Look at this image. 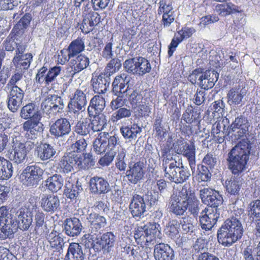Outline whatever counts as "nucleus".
Segmentation results:
<instances>
[{
	"mask_svg": "<svg viewBox=\"0 0 260 260\" xmlns=\"http://www.w3.org/2000/svg\"><path fill=\"white\" fill-rule=\"evenodd\" d=\"M111 83V78L104 73L98 76L93 77L91 80L93 90L98 94L105 93Z\"/></svg>",
	"mask_w": 260,
	"mask_h": 260,
	"instance_id": "obj_22",
	"label": "nucleus"
},
{
	"mask_svg": "<svg viewBox=\"0 0 260 260\" xmlns=\"http://www.w3.org/2000/svg\"><path fill=\"white\" fill-rule=\"evenodd\" d=\"M85 256L81 245L78 243H71L69 245L64 260H85Z\"/></svg>",
	"mask_w": 260,
	"mask_h": 260,
	"instance_id": "obj_29",
	"label": "nucleus"
},
{
	"mask_svg": "<svg viewBox=\"0 0 260 260\" xmlns=\"http://www.w3.org/2000/svg\"><path fill=\"white\" fill-rule=\"evenodd\" d=\"M41 107L44 114L49 117H52L63 112L64 104L61 96L49 94L42 100Z\"/></svg>",
	"mask_w": 260,
	"mask_h": 260,
	"instance_id": "obj_6",
	"label": "nucleus"
},
{
	"mask_svg": "<svg viewBox=\"0 0 260 260\" xmlns=\"http://www.w3.org/2000/svg\"><path fill=\"white\" fill-rule=\"evenodd\" d=\"M24 96V91L21 88H11L8 93L7 107L9 110L16 113L21 106Z\"/></svg>",
	"mask_w": 260,
	"mask_h": 260,
	"instance_id": "obj_12",
	"label": "nucleus"
},
{
	"mask_svg": "<svg viewBox=\"0 0 260 260\" xmlns=\"http://www.w3.org/2000/svg\"><path fill=\"white\" fill-rule=\"evenodd\" d=\"M89 64V58L84 55L80 54L70 61V66L74 72L73 75L86 69Z\"/></svg>",
	"mask_w": 260,
	"mask_h": 260,
	"instance_id": "obj_34",
	"label": "nucleus"
},
{
	"mask_svg": "<svg viewBox=\"0 0 260 260\" xmlns=\"http://www.w3.org/2000/svg\"><path fill=\"white\" fill-rule=\"evenodd\" d=\"M133 111L132 109L125 107H121L118 109L112 115L114 121H118L123 118H129L131 116Z\"/></svg>",
	"mask_w": 260,
	"mask_h": 260,
	"instance_id": "obj_58",
	"label": "nucleus"
},
{
	"mask_svg": "<svg viewBox=\"0 0 260 260\" xmlns=\"http://www.w3.org/2000/svg\"><path fill=\"white\" fill-rule=\"evenodd\" d=\"M87 146V143L85 139L83 138H80L77 139L76 142L73 143L71 146V148L73 150V153H81L84 151Z\"/></svg>",
	"mask_w": 260,
	"mask_h": 260,
	"instance_id": "obj_61",
	"label": "nucleus"
},
{
	"mask_svg": "<svg viewBox=\"0 0 260 260\" xmlns=\"http://www.w3.org/2000/svg\"><path fill=\"white\" fill-rule=\"evenodd\" d=\"M43 210L50 213H54L60 208V200L57 196L54 194H43L40 200Z\"/></svg>",
	"mask_w": 260,
	"mask_h": 260,
	"instance_id": "obj_19",
	"label": "nucleus"
},
{
	"mask_svg": "<svg viewBox=\"0 0 260 260\" xmlns=\"http://www.w3.org/2000/svg\"><path fill=\"white\" fill-rule=\"evenodd\" d=\"M200 109L198 107L193 108L192 106L187 107L185 112L182 115V118L187 123H191L199 118Z\"/></svg>",
	"mask_w": 260,
	"mask_h": 260,
	"instance_id": "obj_46",
	"label": "nucleus"
},
{
	"mask_svg": "<svg viewBox=\"0 0 260 260\" xmlns=\"http://www.w3.org/2000/svg\"><path fill=\"white\" fill-rule=\"evenodd\" d=\"M77 163V154L69 152L64 154L59 161V165L63 173H69L73 171L74 168L78 169Z\"/></svg>",
	"mask_w": 260,
	"mask_h": 260,
	"instance_id": "obj_24",
	"label": "nucleus"
},
{
	"mask_svg": "<svg viewBox=\"0 0 260 260\" xmlns=\"http://www.w3.org/2000/svg\"><path fill=\"white\" fill-rule=\"evenodd\" d=\"M249 213L253 218L260 220V200H256L249 205Z\"/></svg>",
	"mask_w": 260,
	"mask_h": 260,
	"instance_id": "obj_59",
	"label": "nucleus"
},
{
	"mask_svg": "<svg viewBox=\"0 0 260 260\" xmlns=\"http://www.w3.org/2000/svg\"><path fill=\"white\" fill-rule=\"evenodd\" d=\"M223 202V199L219 193L218 192L216 191L214 192V194L211 197L208 199V201H206L205 204L209 206L210 211L212 212L213 210L215 211V209H220L218 207L221 205Z\"/></svg>",
	"mask_w": 260,
	"mask_h": 260,
	"instance_id": "obj_52",
	"label": "nucleus"
},
{
	"mask_svg": "<svg viewBox=\"0 0 260 260\" xmlns=\"http://www.w3.org/2000/svg\"><path fill=\"white\" fill-rule=\"evenodd\" d=\"M225 125L223 121L215 122L212 125L211 134L215 138H217L218 142L221 143L224 141Z\"/></svg>",
	"mask_w": 260,
	"mask_h": 260,
	"instance_id": "obj_45",
	"label": "nucleus"
},
{
	"mask_svg": "<svg viewBox=\"0 0 260 260\" xmlns=\"http://www.w3.org/2000/svg\"><path fill=\"white\" fill-rule=\"evenodd\" d=\"M77 157L78 170H88L94 166L96 162L95 157L90 153L84 154L83 157L77 155Z\"/></svg>",
	"mask_w": 260,
	"mask_h": 260,
	"instance_id": "obj_40",
	"label": "nucleus"
},
{
	"mask_svg": "<svg viewBox=\"0 0 260 260\" xmlns=\"http://www.w3.org/2000/svg\"><path fill=\"white\" fill-rule=\"evenodd\" d=\"M38 113L35 104L32 103H28L23 106L20 112V117L25 120H30Z\"/></svg>",
	"mask_w": 260,
	"mask_h": 260,
	"instance_id": "obj_51",
	"label": "nucleus"
},
{
	"mask_svg": "<svg viewBox=\"0 0 260 260\" xmlns=\"http://www.w3.org/2000/svg\"><path fill=\"white\" fill-rule=\"evenodd\" d=\"M144 170L143 163L140 161L128 163V169L126 172V177L128 181L136 184L144 177Z\"/></svg>",
	"mask_w": 260,
	"mask_h": 260,
	"instance_id": "obj_16",
	"label": "nucleus"
},
{
	"mask_svg": "<svg viewBox=\"0 0 260 260\" xmlns=\"http://www.w3.org/2000/svg\"><path fill=\"white\" fill-rule=\"evenodd\" d=\"M119 145L118 139L115 136H110L108 133H100L93 142V151L101 154L107 151H113Z\"/></svg>",
	"mask_w": 260,
	"mask_h": 260,
	"instance_id": "obj_7",
	"label": "nucleus"
},
{
	"mask_svg": "<svg viewBox=\"0 0 260 260\" xmlns=\"http://www.w3.org/2000/svg\"><path fill=\"white\" fill-rule=\"evenodd\" d=\"M43 124L39 119H31L25 121L22 126L26 132L25 137L27 139L35 141L43 131Z\"/></svg>",
	"mask_w": 260,
	"mask_h": 260,
	"instance_id": "obj_14",
	"label": "nucleus"
},
{
	"mask_svg": "<svg viewBox=\"0 0 260 260\" xmlns=\"http://www.w3.org/2000/svg\"><path fill=\"white\" fill-rule=\"evenodd\" d=\"M12 163L4 157L0 156V179H8L13 175Z\"/></svg>",
	"mask_w": 260,
	"mask_h": 260,
	"instance_id": "obj_42",
	"label": "nucleus"
},
{
	"mask_svg": "<svg viewBox=\"0 0 260 260\" xmlns=\"http://www.w3.org/2000/svg\"><path fill=\"white\" fill-rule=\"evenodd\" d=\"M153 255L155 260H173L175 257L173 249L168 244L164 243L155 245Z\"/></svg>",
	"mask_w": 260,
	"mask_h": 260,
	"instance_id": "obj_23",
	"label": "nucleus"
},
{
	"mask_svg": "<svg viewBox=\"0 0 260 260\" xmlns=\"http://www.w3.org/2000/svg\"><path fill=\"white\" fill-rule=\"evenodd\" d=\"M115 156L116 168L120 171H124L129 163L127 162V159L126 157V150L123 148H121L118 150L117 154H115Z\"/></svg>",
	"mask_w": 260,
	"mask_h": 260,
	"instance_id": "obj_50",
	"label": "nucleus"
},
{
	"mask_svg": "<svg viewBox=\"0 0 260 260\" xmlns=\"http://www.w3.org/2000/svg\"><path fill=\"white\" fill-rule=\"evenodd\" d=\"M47 71L48 78H47V80L48 81V85L50 83L57 79L60 84H63L62 89L63 91H65L67 87V84L64 82L67 81L69 76L66 75L61 71V67L60 66H55L49 70L47 69Z\"/></svg>",
	"mask_w": 260,
	"mask_h": 260,
	"instance_id": "obj_26",
	"label": "nucleus"
},
{
	"mask_svg": "<svg viewBox=\"0 0 260 260\" xmlns=\"http://www.w3.org/2000/svg\"><path fill=\"white\" fill-rule=\"evenodd\" d=\"M120 131L123 137L130 142L137 139L138 135L142 132V128L138 124H134L131 127H122Z\"/></svg>",
	"mask_w": 260,
	"mask_h": 260,
	"instance_id": "obj_41",
	"label": "nucleus"
},
{
	"mask_svg": "<svg viewBox=\"0 0 260 260\" xmlns=\"http://www.w3.org/2000/svg\"><path fill=\"white\" fill-rule=\"evenodd\" d=\"M14 216L11 214H9V209L6 206H2L0 207V239H6L4 238V229L7 225L8 220L11 218H14Z\"/></svg>",
	"mask_w": 260,
	"mask_h": 260,
	"instance_id": "obj_43",
	"label": "nucleus"
},
{
	"mask_svg": "<svg viewBox=\"0 0 260 260\" xmlns=\"http://www.w3.org/2000/svg\"><path fill=\"white\" fill-rule=\"evenodd\" d=\"M121 67V60L118 58H112L107 64L104 73L109 77L119 71Z\"/></svg>",
	"mask_w": 260,
	"mask_h": 260,
	"instance_id": "obj_56",
	"label": "nucleus"
},
{
	"mask_svg": "<svg viewBox=\"0 0 260 260\" xmlns=\"http://www.w3.org/2000/svg\"><path fill=\"white\" fill-rule=\"evenodd\" d=\"M47 239L51 247L55 249L58 252L62 250L64 245L63 239L56 231H52L47 236Z\"/></svg>",
	"mask_w": 260,
	"mask_h": 260,
	"instance_id": "obj_44",
	"label": "nucleus"
},
{
	"mask_svg": "<svg viewBox=\"0 0 260 260\" xmlns=\"http://www.w3.org/2000/svg\"><path fill=\"white\" fill-rule=\"evenodd\" d=\"M249 126V124L247 119L241 115L238 116L230 125L228 135L231 132H235L237 129V133L239 139L246 133L248 130Z\"/></svg>",
	"mask_w": 260,
	"mask_h": 260,
	"instance_id": "obj_28",
	"label": "nucleus"
},
{
	"mask_svg": "<svg viewBox=\"0 0 260 260\" xmlns=\"http://www.w3.org/2000/svg\"><path fill=\"white\" fill-rule=\"evenodd\" d=\"M153 128L158 137L161 139L165 137L166 129L162 125V118L160 116L156 117L154 122Z\"/></svg>",
	"mask_w": 260,
	"mask_h": 260,
	"instance_id": "obj_63",
	"label": "nucleus"
},
{
	"mask_svg": "<svg viewBox=\"0 0 260 260\" xmlns=\"http://www.w3.org/2000/svg\"><path fill=\"white\" fill-rule=\"evenodd\" d=\"M71 131V126L69 120L65 118L57 119L50 127V134L55 138H63Z\"/></svg>",
	"mask_w": 260,
	"mask_h": 260,
	"instance_id": "obj_13",
	"label": "nucleus"
},
{
	"mask_svg": "<svg viewBox=\"0 0 260 260\" xmlns=\"http://www.w3.org/2000/svg\"><path fill=\"white\" fill-rule=\"evenodd\" d=\"M37 150L38 156L43 161L53 157L56 153L54 146L48 143L41 144Z\"/></svg>",
	"mask_w": 260,
	"mask_h": 260,
	"instance_id": "obj_38",
	"label": "nucleus"
},
{
	"mask_svg": "<svg viewBox=\"0 0 260 260\" xmlns=\"http://www.w3.org/2000/svg\"><path fill=\"white\" fill-rule=\"evenodd\" d=\"M32 58V55L30 53L15 55L13 59V62L16 67H22L23 69H27L30 66Z\"/></svg>",
	"mask_w": 260,
	"mask_h": 260,
	"instance_id": "obj_47",
	"label": "nucleus"
},
{
	"mask_svg": "<svg viewBox=\"0 0 260 260\" xmlns=\"http://www.w3.org/2000/svg\"><path fill=\"white\" fill-rule=\"evenodd\" d=\"M46 186L53 192H57L60 190L63 185V179L59 174H54L49 177L45 181Z\"/></svg>",
	"mask_w": 260,
	"mask_h": 260,
	"instance_id": "obj_36",
	"label": "nucleus"
},
{
	"mask_svg": "<svg viewBox=\"0 0 260 260\" xmlns=\"http://www.w3.org/2000/svg\"><path fill=\"white\" fill-rule=\"evenodd\" d=\"M218 77L219 74L215 70H206L204 72L203 78L199 83V86L205 90L210 89L214 86Z\"/></svg>",
	"mask_w": 260,
	"mask_h": 260,
	"instance_id": "obj_31",
	"label": "nucleus"
},
{
	"mask_svg": "<svg viewBox=\"0 0 260 260\" xmlns=\"http://www.w3.org/2000/svg\"><path fill=\"white\" fill-rule=\"evenodd\" d=\"M179 223L175 219L171 220L166 225L164 232L171 239L177 238L179 235L178 229Z\"/></svg>",
	"mask_w": 260,
	"mask_h": 260,
	"instance_id": "obj_53",
	"label": "nucleus"
},
{
	"mask_svg": "<svg viewBox=\"0 0 260 260\" xmlns=\"http://www.w3.org/2000/svg\"><path fill=\"white\" fill-rule=\"evenodd\" d=\"M89 190L93 194L101 195L108 193L111 188L107 180L103 177L94 176L89 180Z\"/></svg>",
	"mask_w": 260,
	"mask_h": 260,
	"instance_id": "obj_17",
	"label": "nucleus"
},
{
	"mask_svg": "<svg viewBox=\"0 0 260 260\" xmlns=\"http://www.w3.org/2000/svg\"><path fill=\"white\" fill-rule=\"evenodd\" d=\"M81 221L77 218H67L63 223V231L68 236H78L83 230Z\"/></svg>",
	"mask_w": 260,
	"mask_h": 260,
	"instance_id": "obj_18",
	"label": "nucleus"
},
{
	"mask_svg": "<svg viewBox=\"0 0 260 260\" xmlns=\"http://www.w3.org/2000/svg\"><path fill=\"white\" fill-rule=\"evenodd\" d=\"M87 93L86 89H77L75 90L68 104L70 112L78 115L85 110L87 104Z\"/></svg>",
	"mask_w": 260,
	"mask_h": 260,
	"instance_id": "obj_11",
	"label": "nucleus"
},
{
	"mask_svg": "<svg viewBox=\"0 0 260 260\" xmlns=\"http://www.w3.org/2000/svg\"><path fill=\"white\" fill-rule=\"evenodd\" d=\"M91 104L94 105V111L98 114H102L101 113L104 110L106 105L105 99L101 95H95L90 100Z\"/></svg>",
	"mask_w": 260,
	"mask_h": 260,
	"instance_id": "obj_57",
	"label": "nucleus"
},
{
	"mask_svg": "<svg viewBox=\"0 0 260 260\" xmlns=\"http://www.w3.org/2000/svg\"><path fill=\"white\" fill-rule=\"evenodd\" d=\"M187 186L184 185L179 194L173 193L170 199L169 208L170 211L176 215H183L186 211L185 203Z\"/></svg>",
	"mask_w": 260,
	"mask_h": 260,
	"instance_id": "obj_10",
	"label": "nucleus"
},
{
	"mask_svg": "<svg viewBox=\"0 0 260 260\" xmlns=\"http://www.w3.org/2000/svg\"><path fill=\"white\" fill-rule=\"evenodd\" d=\"M251 144L248 139H243L234 146L228 153L226 161L228 169L237 177H231L225 181L226 190L231 194L239 193L242 185V179L239 177L247 168L249 160Z\"/></svg>",
	"mask_w": 260,
	"mask_h": 260,
	"instance_id": "obj_1",
	"label": "nucleus"
},
{
	"mask_svg": "<svg viewBox=\"0 0 260 260\" xmlns=\"http://www.w3.org/2000/svg\"><path fill=\"white\" fill-rule=\"evenodd\" d=\"M100 240L98 246L101 247V250H102L104 253H109L114 246L115 236L112 232H107L103 234Z\"/></svg>",
	"mask_w": 260,
	"mask_h": 260,
	"instance_id": "obj_35",
	"label": "nucleus"
},
{
	"mask_svg": "<svg viewBox=\"0 0 260 260\" xmlns=\"http://www.w3.org/2000/svg\"><path fill=\"white\" fill-rule=\"evenodd\" d=\"M215 10L219 15L222 16L238 12L236 9V6L232 3L217 5L215 7Z\"/></svg>",
	"mask_w": 260,
	"mask_h": 260,
	"instance_id": "obj_55",
	"label": "nucleus"
},
{
	"mask_svg": "<svg viewBox=\"0 0 260 260\" xmlns=\"http://www.w3.org/2000/svg\"><path fill=\"white\" fill-rule=\"evenodd\" d=\"M91 130L92 127L90 123L87 120L79 121L74 127V132L83 136L89 134Z\"/></svg>",
	"mask_w": 260,
	"mask_h": 260,
	"instance_id": "obj_54",
	"label": "nucleus"
},
{
	"mask_svg": "<svg viewBox=\"0 0 260 260\" xmlns=\"http://www.w3.org/2000/svg\"><path fill=\"white\" fill-rule=\"evenodd\" d=\"M186 199L185 203V207L188 209L191 214L196 216L199 212L200 202L196 198L194 193L192 192L190 188H187Z\"/></svg>",
	"mask_w": 260,
	"mask_h": 260,
	"instance_id": "obj_32",
	"label": "nucleus"
},
{
	"mask_svg": "<svg viewBox=\"0 0 260 260\" xmlns=\"http://www.w3.org/2000/svg\"><path fill=\"white\" fill-rule=\"evenodd\" d=\"M47 78H48L47 68L46 67H43L39 70L37 74H36V82L39 84L44 83L46 86L48 85Z\"/></svg>",
	"mask_w": 260,
	"mask_h": 260,
	"instance_id": "obj_64",
	"label": "nucleus"
},
{
	"mask_svg": "<svg viewBox=\"0 0 260 260\" xmlns=\"http://www.w3.org/2000/svg\"><path fill=\"white\" fill-rule=\"evenodd\" d=\"M129 208L132 215L135 218H140L143 217L146 211L143 198L136 193L133 194Z\"/></svg>",
	"mask_w": 260,
	"mask_h": 260,
	"instance_id": "obj_20",
	"label": "nucleus"
},
{
	"mask_svg": "<svg viewBox=\"0 0 260 260\" xmlns=\"http://www.w3.org/2000/svg\"><path fill=\"white\" fill-rule=\"evenodd\" d=\"M123 67L127 72L139 76L149 73L151 70L148 60L142 57L126 59L123 63Z\"/></svg>",
	"mask_w": 260,
	"mask_h": 260,
	"instance_id": "obj_9",
	"label": "nucleus"
},
{
	"mask_svg": "<svg viewBox=\"0 0 260 260\" xmlns=\"http://www.w3.org/2000/svg\"><path fill=\"white\" fill-rule=\"evenodd\" d=\"M158 9V14H170L174 13L172 2L169 0H160Z\"/></svg>",
	"mask_w": 260,
	"mask_h": 260,
	"instance_id": "obj_60",
	"label": "nucleus"
},
{
	"mask_svg": "<svg viewBox=\"0 0 260 260\" xmlns=\"http://www.w3.org/2000/svg\"><path fill=\"white\" fill-rule=\"evenodd\" d=\"M99 233L92 234L91 232L85 234L83 237L82 241L85 246L87 248H92L95 251H101V247L98 246L100 243V238L98 237Z\"/></svg>",
	"mask_w": 260,
	"mask_h": 260,
	"instance_id": "obj_39",
	"label": "nucleus"
},
{
	"mask_svg": "<svg viewBox=\"0 0 260 260\" xmlns=\"http://www.w3.org/2000/svg\"><path fill=\"white\" fill-rule=\"evenodd\" d=\"M243 232V226L240 219L235 217L229 218L218 230V241L224 246H230L242 238Z\"/></svg>",
	"mask_w": 260,
	"mask_h": 260,
	"instance_id": "obj_3",
	"label": "nucleus"
},
{
	"mask_svg": "<svg viewBox=\"0 0 260 260\" xmlns=\"http://www.w3.org/2000/svg\"><path fill=\"white\" fill-rule=\"evenodd\" d=\"M64 194L67 198L71 200H76L78 197L80 192L82 190L81 185L78 182L76 184H66Z\"/></svg>",
	"mask_w": 260,
	"mask_h": 260,
	"instance_id": "obj_49",
	"label": "nucleus"
},
{
	"mask_svg": "<svg viewBox=\"0 0 260 260\" xmlns=\"http://www.w3.org/2000/svg\"><path fill=\"white\" fill-rule=\"evenodd\" d=\"M153 223H149L143 227H138L134 234V238L137 243L149 245L153 243L156 238H160V228L158 222L162 217V212L158 210L152 213Z\"/></svg>",
	"mask_w": 260,
	"mask_h": 260,
	"instance_id": "obj_4",
	"label": "nucleus"
},
{
	"mask_svg": "<svg viewBox=\"0 0 260 260\" xmlns=\"http://www.w3.org/2000/svg\"><path fill=\"white\" fill-rule=\"evenodd\" d=\"M124 76V75H123V76H117L112 82V92L116 95H120L119 92H121L120 89L122 83H123V81H125L126 79V76L124 78L123 77Z\"/></svg>",
	"mask_w": 260,
	"mask_h": 260,
	"instance_id": "obj_62",
	"label": "nucleus"
},
{
	"mask_svg": "<svg viewBox=\"0 0 260 260\" xmlns=\"http://www.w3.org/2000/svg\"><path fill=\"white\" fill-rule=\"evenodd\" d=\"M44 170L37 164L27 166L20 175L21 183L28 187H36L42 179Z\"/></svg>",
	"mask_w": 260,
	"mask_h": 260,
	"instance_id": "obj_8",
	"label": "nucleus"
},
{
	"mask_svg": "<svg viewBox=\"0 0 260 260\" xmlns=\"http://www.w3.org/2000/svg\"><path fill=\"white\" fill-rule=\"evenodd\" d=\"M101 21L100 15L95 12H92L87 17L83 18L80 29L84 34H88L93 30L94 27Z\"/></svg>",
	"mask_w": 260,
	"mask_h": 260,
	"instance_id": "obj_30",
	"label": "nucleus"
},
{
	"mask_svg": "<svg viewBox=\"0 0 260 260\" xmlns=\"http://www.w3.org/2000/svg\"><path fill=\"white\" fill-rule=\"evenodd\" d=\"M247 93V90L240 85L230 89L228 94V103L230 105H237L243 102V99Z\"/></svg>",
	"mask_w": 260,
	"mask_h": 260,
	"instance_id": "obj_27",
	"label": "nucleus"
},
{
	"mask_svg": "<svg viewBox=\"0 0 260 260\" xmlns=\"http://www.w3.org/2000/svg\"><path fill=\"white\" fill-rule=\"evenodd\" d=\"M85 49L84 40L80 38L73 40L69 45L67 51L68 59L76 56Z\"/></svg>",
	"mask_w": 260,
	"mask_h": 260,
	"instance_id": "obj_37",
	"label": "nucleus"
},
{
	"mask_svg": "<svg viewBox=\"0 0 260 260\" xmlns=\"http://www.w3.org/2000/svg\"><path fill=\"white\" fill-rule=\"evenodd\" d=\"M90 223L89 232L92 234H101L102 229L107 224V220L105 217L96 213H91L87 218Z\"/></svg>",
	"mask_w": 260,
	"mask_h": 260,
	"instance_id": "obj_25",
	"label": "nucleus"
},
{
	"mask_svg": "<svg viewBox=\"0 0 260 260\" xmlns=\"http://www.w3.org/2000/svg\"><path fill=\"white\" fill-rule=\"evenodd\" d=\"M90 124L93 132L102 131L107 125L106 116L104 114H98L93 118Z\"/></svg>",
	"mask_w": 260,
	"mask_h": 260,
	"instance_id": "obj_48",
	"label": "nucleus"
},
{
	"mask_svg": "<svg viewBox=\"0 0 260 260\" xmlns=\"http://www.w3.org/2000/svg\"><path fill=\"white\" fill-rule=\"evenodd\" d=\"M162 168L164 176L176 184L182 183L188 180L190 173L187 167H184L179 157L167 156L162 159Z\"/></svg>",
	"mask_w": 260,
	"mask_h": 260,
	"instance_id": "obj_2",
	"label": "nucleus"
},
{
	"mask_svg": "<svg viewBox=\"0 0 260 260\" xmlns=\"http://www.w3.org/2000/svg\"><path fill=\"white\" fill-rule=\"evenodd\" d=\"M13 150L10 153L9 158L17 164L24 163L27 159L28 151L25 148L23 143L13 141Z\"/></svg>",
	"mask_w": 260,
	"mask_h": 260,
	"instance_id": "obj_21",
	"label": "nucleus"
},
{
	"mask_svg": "<svg viewBox=\"0 0 260 260\" xmlns=\"http://www.w3.org/2000/svg\"><path fill=\"white\" fill-rule=\"evenodd\" d=\"M176 152L178 154H182L188 160L189 166L191 170L195 168L196 166V148L193 144L189 145L185 144L182 148L177 149Z\"/></svg>",
	"mask_w": 260,
	"mask_h": 260,
	"instance_id": "obj_33",
	"label": "nucleus"
},
{
	"mask_svg": "<svg viewBox=\"0 0 260 260\" xmlns=\"http://www.w3.org/2000/svg\"><path fill=\"white\" fill-rule=\"evenodd\" d=\"M16 215L17 217V220L16 217L14 218H11L8 220L7 225L4 229V238H11L13 237V234L17 232L18 229L22 231H27L29 229L32 224V218L29 214L28 209L26 207H22L19 209Z\"/></svg>",
	"mask_w": 260,
	"mask_h": 260,
	"instance_id": "obj_5",
	"label": "nucleus"
},
{
	"mask_svg": "<svg viewBox=\"0 0 260 260\" xmlns=\"http://www.w3.org/2000/svg\"><path fill=\"white\" fill-rule=\"evenodd\" d=\"M222 211L221 209H215L212 212L210 211V209L206 208L203 211V212H209L208 214L202 215L200 217V222L201 228L206 230H210L216 223L217 220L219 218L220 213Z\"/></svg>",
	"mask_w": 260,
	"mask_h": 260,
	"instance_id": "obj_15",
	"label": "nucleus"
}]
</instances>
